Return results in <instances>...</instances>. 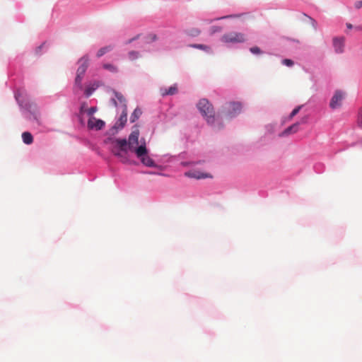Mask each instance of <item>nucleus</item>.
<instances>
[{
    "label": "nucleus",
    "mask_w": 362,
    "mask_h": 362,
    "mask_svg": "<svg viewBox=\"0 0 362 362\" xmlns=\"http://www.w3.org/2000/svg\"><path fill=\"white\" fill-rule=\"evenodd\" d=\"M197 107L207 123L213 124L215 121V111L213 105L206 98L199 100Z\"/></svg>",
    "instance_id": "nucleus-1"
},
{
    "label": "nucleus",
    "mask_w": 362,
    "mask_h": 362,
    "mask_svg": "<svg viewBox=\"0 0 362 362\" xmlns=\"http://www.w3.org/2000/svg\"><path fill=\"white\" fill-rule=\"evenodd\" d=\"M134 153L136 156L141 159V161L144 165L148 167H153L155 165V163L153 159L147 155V149L145 142L138 146L137 148H135Z\"/></svg>",
    "instance_id": "nucleus-2"
},
{
    "label": "nucleus",
    "mask_w": 362,
    "mask_h": 362,
    "mask_svg": "<svg viewBox=\"0 0 362 362\" xmlns=\"http://www.w3.org/2000/svg\"><path fill=\"white\" fill-rule=\"evenodd\" d=\"M221 40L224 43H243L246 41V36L242 33L230 32L224 34Z\"/></svg>",
    "instance_id": "nucleus-3"
},
{
    "label": "nucleus",
    "mask_w": 362,
    "mask_h": 362,
    "mask_svg": "<svg viewBox=\"0 0 362 362\" xmlns=\"http://www.w3.org/2000/svg\"><path fill=\"white\" fill-rule=\"evenodd\" d=\"M241 109V103L238 102H230L225 105L223 112L226 117L232 118L240 114Z\"/></svg>",
    "instance_id": "nucleus-4"
},
{
    "label": "nucleus",
    "mask_w": 362,
    "mask_h": 362,
    "mask_svg": "<svg viewBox=\"0 0 362 362\" xmlns=\"http://www.w3.org/2000/svg\"><path fill=\"white\" fill-rule=\"evenodd\" d=\"M113 144L111 151L115 156L119 155L121 151L124 154L127 153V141L126 139H117L113 141Z\"/></svg>",
    "instance_id": "nucleus-5"
},
{
    "label": "nucleus",
    "mask_w": 362,
    "mask_h": 362,
    "mask_svg": "<svg viewBox=\"0 0 362 362\" xmlns=\"http://www.w3.org/2000/svg\"><path fill=\"white\" fill-rule=\"evenodd\" d=\"M139 130L138 129H134L129 136L127 141V148L131 151L134 152V149L137 148L136 146L139 144Z\"/></svg>",
    "instance_id": "nucleus-6"
},
{
    "label": "nucleus",
    "mask_w": 362,
    "mask_h": 362,
    "mask_svg": "<svg viewBox=\"0 0 362 362\" xmlns=\"http://www.w3.org/2000/svg\"><path fill=\"white\" fill-rule=\"evenodd\" d=\"M344 93L341 90H336L332 96L329 106L332 109H336L341 105V101L344 99Z\"/></svg>",
    "instance_id": "nucleus-7"
},
{
    "label": "nucleus",
    "mask_w": 362,
    "mask_h": 362,
    "mask_svg": "<svg viewBox=\"0 0 362 362\" xmlns=\"http://www.w3.org/2000/svg\"><path fill=\"white\" fill-rule=\"evenodd\" d=\"M104 127L105 122L95 117H90L88 121V127L90 129L100 130Z\"/></svg>",
    "instance_id": "nucleus-8"
},
{
    "label": "nucleus",
    "mask_w": 362,
    "mask_h": 362,
    "mask_svg": "<svg viewBox=\"0 0 362 362\" xmlns=\"http://www.w3.org/2000/svg\"><path fill=\"white\" fill-rule=\"evenodd\" d=\"M78 64H79V66L78 67L76 73L79 74L84 75V74L86 73V71L88 67V65H89L88 57L87 55L82 57L78 60Z\"/></svg>",
    "instance_id": "nucleus-9"
},
{
    "label": "nucleus",
    "mask_w": 362,
    "mask_h": 362,
    "mask_svg": "<svg viewBox=\"0 0 362 362\" xmlns=\"http://www.w3.org/2000/svg\"><path fill=\"white\" fill-rule=\"evenodd\" d=\"M344 37H334L333 46L336 53L341 54L344 51Z\"/></svg>",
    "instance_id": "nucleus-10"
},
{
    "label": "nucleus",
    "mask_w": 362,
    "mask_h": 362,
    "mask_svg": "<svg viewBox=\"0 0 362 362\" xmlns=\"http://www.w3.org/2000/svg\"><path fill=\"white\" fill-rule=\"evenodd\" d=\"M160 91V94L163 96L173 95L177 93V86L176 84H174L173 86H170L169 88H161Z\"/></svg>",
    "instance_id": "nucleus-11"
},
{
    "label": "nucleus",
    "mask_w": 362,
    "mask_h": 362,
    "mask_svg": "<svg viewBox=\"0 0 362 362\" xmlns=\"http://www.w3.org/2000/svg\"><path fill=\"white\" fill-rule=\"evenodd\" d=\"M185 176L192 177V178H196V179H202V178H206L209 177L207 174H204L203 173H201L199 171L193 170V171H188L185 173Z\"/></svg>",
    "instance_id": "nucleus-12"
},
{
    "label": "nucleus",
    "mask_w": 362,
    "mask_h": 362,
    "mask_svg": "<svg viewBox=\"0 0 362 362\" xmlns=\"http://www.w3.org/2000/svg\"><path fill=\"white\" fill-rule=\"evenodd\" d=\"M83 77V75L76 73V76L75 78V86H74V89L76 91H79V90H82L83 86H82L81 82H82Z\"/></svg>",
    "instance_id": "nucleus-13"
},
{
    "label": "nucleus",
    "mask_w": 362,
    "mask_h": 362,
    "mask_svg": "<svg viewBox=\"0 0 362 362\" xmlns=\"http://www.w3.org/2000/svg\"><path fill=\"white\" fill-rule=\"evenodd\" d=\"M298 127H299V123L298 122H296L293 124H292L291 126L288 127V128H286L284 132H283V135H288L289 134H291V133H296L298 131Z\"/></svg>",
    "instance_id": "nucleus-14"
},
{
    "label": "nucleus",
    "mask_w": 362,
    "mask_h": 362,
    "mask_svg": "<svg viewBox=\"0 0 362 362\" xmlns=\"http://www.w3.org/2000/svg\"><path fill=\"white\" fill-rule=\"evenodd\" d=\"M22 139L25 144H31L33 141V137L28 132H25L22 134Z\"/></svg>",
    "instance_id": "nucleus-15"
},
{
    "label": "nucleus",
    "mask_w": 362,
    "mask_h": 362,
    "mask_svg": "<svg viewBox=\"0 0 362 362\" xmlns=\"http://www.w3.org/2000/svg\"><path fill=\"white\" fill-rule=\"evenodd\" d=\"M112 49H113L112 45H107V46L103 47L98 51L96 56H97V57L100 58L102 56H103L105 54H106L107 52L111 51Z\"/></svg>",
    "instance_id": "nucleus-16"
},
{
    "label": "nucleus",
    "mask_w": 362,
    "mask_h": 362,
    "mask_svg": "<svg viewBox=\"0 0 362 362\" xmlns=\"http://www.w3.org/2000/svg\"><path fill=\"white\" fill-rule=\"evenodd\" d=\"M141 114H142V112H141V109L136 108L134 110V111L133 112V113L131 115V117H130L131 122L133 123V122H136L140 117Z\"/></svg>",
    "instance_id": "nucleus-17"
},
{
    "label": "nucleus",
    "mask_w": 362,
    "mask_h": 362,
    "mask_svg": "<svg viewBox=\"0 0 362 362\" xmlns=\"http://www.w3.org/2000/svg\"><path fill=\"white\" fill-rule=\"evenodd\" d=\"M127 121V106L124 105V110L122 111V113L120 115L119 122H120L121 126L124 127V125L126 124Z\"/></svg>",
    "instance_id": "nucleus-18"
},
{
    "label": "nucleus",
    "mask_w": 362,
    "mask_h": 362,
    "mask_svg": "<svg viewBox=\"0 0 362 362\" xmlns=\"http://www.w3.org/2000/svg\"><path fill=\"white\" fill-rule=\"evenodd\" d=\"M98 87V84L95 83L88 86L85 89V95L87 97H89Z\"/></svg>",
    "instance_id": "nucleus-19"
},
{
    "label": "nucleus",
    "mask_w": 362,
    "mask_h": 362,
    "mask_svg": "<svg viewBox=\"0 0 362 362\" xmlns=\"http://www.w3.org/2000/svg\"><path fill=\"white\" fill-rule=\"evenodd\" d=\"M103 67L112 73H117L118 71V67L112 64H104Z\"/></svg>",
    "instance_id": "nucleus-20"
},
{
    "label": "nucleus",
    "mask_w": 362,
    "mask_h": 362,
    "mask_svg": "<svg viewBox=\"0 0 362 362\" xmlns=\"http://www.w3.org/2000/svg\"><path fill=\"white\" fill-rule=\"evenodd\" d=\"M139 57H140V53L137 51L132 50V51L129 52V53H128V58L131 61H134V60L139 59Z\"/></svg>",
    "instance_id": "nucleus-21"
},
{
    "label": "nucleus",
    "mask_w": 362,
    "mask_h": 362,
    "mask_svg": "<svg viewBox=\"0 0 362 362\" xmlns=\"http://www.w3.org/2000/svg\"><path fill=\"white\" fill-rule=\"evenodd\" d=\"M191 47L197 48V49H203V50H205L207 52L210 50L209 47L204 45H202V44H194V45H192Z\"/></svg>",
    "instance_id": "nucleus-22"
},
{
    "label": "nucleus",
    "mask_w": 362,
    "mask_h": 362,
    "mask_svg": "<svg viewBox=\"0 0 362 362\" xmlns=\"http://www.w3.org/2000/svg\"><path fill=\"white\" fill-rule=\"evenodd\" d=\"M115 95L116 99L118 100V102L120 104H124V106L126 105L124 104L125 103V99H124V96L121 93H117V92H115Z\"/></svg>",
    "instance_id": "nucleus-23"
},
{
    "label": "nucleus",
    "mask_w": 362,
    "mask_h": 362,
    "mask_svg": "<svg viewBox=\"0 0 362 362\" xmlns=\"http://www.w3.org/2000/svg\"><path fill=\"white\" fill-rule=\"evenodd\" d=\"M117 157H118L122 163L128 162L127 153L124 154L122 151H121L119 155H117Z\"/></svg>",
    "instance_id": "nucleus-24"
},
{
    "label": "nucleus",
    "mask_w": 362,
    "mask_h": 362,
    "mask_svg": "<svg viewBox=\"0 0 362 362\" xmlns=\"http://www.w3.org/2000/svg\"><path fill=\"white\" fill-rule=\"evenodd\" d=\"M301 107H302V105H299V106L296 107V108H294L290 115V119L293 118L295 115H296L299 112Z\"/></svg>",
    "instance_id": "nucleus-25"
},
{
    "label": "nucleus",
    "mask_w": 362,
    "mask_h": 362,
    "mask_svg": "<svg viewBox=\"0 0 362 362\" xmlns=\"http://www.w3.org/2000/svg\"><path fill=\"white\" fill-rule=\"evenodd\" d=\"M97 111V107H91L88 109L86 110V112L88 114V115L90 117H93V115Z\"/></svg>",
    "instance_id": "nucleus-26"
},
{
    "label": "nucleus",
    "mask_w": 362,
    "mask_h": 362,
    "mask_svg": "<svg viewBox=\"0 0 362 362\" xmlns=\"http://www.w3.org/2000/svg\"><path fill=\"white\" fill-rule=\"evenodd\" d=\"M282 64L287 66H292L294 63L291 59H285L282 61Z\"/></svg>",
    "instance_id": "nucleus-27"
},
{
    "label": "nucleus",
    "mask_w": 362,
    "mask_h": 362,
    "mask_svg": "<svg viewBox=\"0 0 362 362\" xmlns=\"http://www.w3.org/2000/svg\"><path fill=\"white\" fill-rule=\"evenodd\" d=\"M250 51L255 54H259L262 52L258 47H252L250 49Z\"/></svg>",
    "instance_id": "nucleus-28"
},
{
    "label": "nucleus",
    "mask_w": 362,
    "mask_h": 362,
    "mask_svg": "<svg viewBox=\"0 0 362 362\" xmlns=\"http://www.w3.org/2000/svg\"><path fill=\"white\" fill-rule=\"evenodd\" d=\"M220 31H221V28L219 27V26H212L211 28V34H214V33H215L216 32H220Z\"/></svg>",
    "instance_id": "nucleus-29"
},
{
    "label": "nucleus",
    "mask_w": 362,
    "mask_h": 362,
    "mask_svg": "<svg viewBox=\"0 0 362 362\" xmlns=\"http://www.w3.org/2000/svg\"><path fill=\"white\" fill-rule=\"evenodd\" d=\"M139 37V35H138L135 36L134 37H132V38H131V39L128 40L127 41L126 44H130V43H132L133 41H134V40H137Z\"/></svg>",
    "instance_id": "nucleus-30"
},
{
    "label": "nucleus",
    "mask_w": 362,
    "mask_h": 362,
    "mask_svg": "<svg viewBox=\"0 0 362 362\" xmlns=\"http://www.w3.org/2000/svg\"><path fill=\"white\" fill-rule=\"evenodd\" d=\"M149 38H150V40H151V41H155V40H157V36H156V35H154V34H151V35H149Z\"/></svg>",
    "instance_id": "nucleus-31"
},
{
    "label": "nucleus",
    "mask_w": 362,
    "mask_h": 362,
    "mask_svg": "<svg viewBox=\"0 0 362 362\" xmlns=\"http://www.w3.org/2000/svg\"><path fill=\"white\" fill-rule=\"evenodd\" d=\"M310 20L312 21V25H313V28L316 30L317 29V22L312 18H310Z\"/></svg>",
    "instance_id": "nucleus-32"
},
{
    "label": "nucleus",
    "mask_w": 362,
    "mask_h": 362,
    "mask_svg": "<svg viewBox=\"0 0 362 362\" xmlns=\"http://www.w3.org/2000/svg\"><path fill=\"white\" fill-rule=\"evenodd\" d=\"M362 6V1H358L356 4V7L357 8H360Z\"/></svg>",
    "instance_id": "nucleus-33"
},
{
    "label": "nucleus",
    "mask_w": 362,
    "mask_h": 362,
    "mask_svg": "<svg viewBox=\"0 0 362 362\" xmlns=\"http://www.w3.org/2000/svg\"><path fill=\"white\" fill-rule=\"evenodd\" d=\"M112 101L113 104L115 105V106H117L118 103H117V102L115 98H113L112 100Z\"/></svg>",
    "instance_id": "nucleus-34"
},
{
    "label": "nucleus",
    "mask_w": 362,
    "mask_h": 362,
    "mask_svg": "<svg viewBox=\"0 0 362 362\" xmlns=\"http://www.w3.org/2000/svg\"><path fill=\"white\" fill-rule=\"evenodd\" d=\"M200 31L199 30H194L192 35H199Z\"/></svg>",
    "instance_id": "nucleus-35"
},
{
    "label": "nucleus",
    "mask_w": 362,
    "mask_h": 362,
    "mask_svg": "<svg viewBox=\"0 0 362 362\" xmlns=\"http://www.w3.org/2000/svg\"><path fill=\"white\" fill-rule=\"evenodd\" d=\"M346 27L349 28V29H351L352 28V25L351 23H346Z\"/></svg>",
    "instance_id": "nucleus-36"
},
{
    "label": "nucleus",
    "mask_w": 362,
    "mask_h": 362,
    "mask_svg": "<svg viewBox=\"0 0 362 362\" xmlns=\"http://www.w3.org/2000/svg\"><path fill=\"white\" fill-rule=\"evenodd\" d=\"M360 115H361V122L362 124V110L360 112Z\"/></svg>",
    "instance_id": "nucleus-37"
},
{
    "label": "nucleus",
    "mask_w": 362,
    "mask_h": 362,
    "mask_svg": "<svg viewBox=\"0 0 362 362\" xmlns=\"http://www.w3.org/2000/svg\"><path fill=\"white\" fill-rule=\"evenodd\" d=\"M83 110H84V107L82 106V107H81V111H83Z\"/></svg>",
    "instance_id": "nucleus-38"
}]
</instances>
